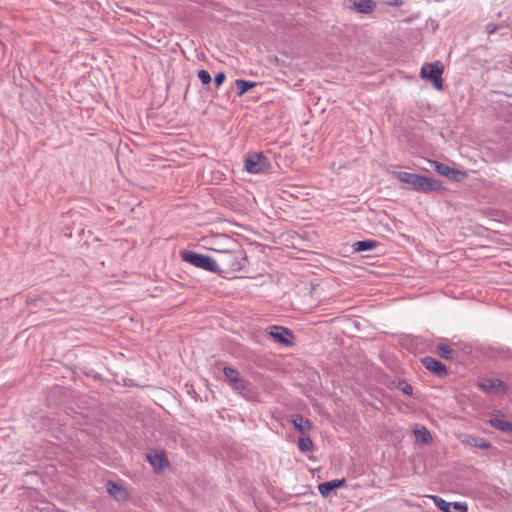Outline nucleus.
Returning <instances> with one entry per match:
<instances>
[{
  "label": "nucleus",
  "mask_w": 512,
  "mask_h": 512,
  "mask_svg": "<svg viewBox=\"0 0 512 512\" xmlns=\"http://www.w3.org/2000/svg\"><path fill=\"white\" fill-rule=\"evenodd\" d=\"M414 435L418 444H428L432 441V435L425 426H422L419 429H415Z\"/></svg>",
  "instance_id": "nucleus-18"
},
{
  "label": "nucleus",
  "mask_w": 512,
  "mask_h": 512,
  "mask_svg": "<svg viewBox=\"0 0 512 512\" xmlns=\"http://www.w3.org/2000/svg\"><path fill=\"white\" fill-rule=\"evenodd\" d=\"M444 68L437 63H427L421 68L420 76L423 79L431 81L432 85L437 90L443 89V74Z\"/></svg>",
  "instance_id": "nucleus-5"
},
{
  "label": "nucleus",
  "mask_w": 512,
  "mask_h": 512,
  "mask_svg": "<svg viewBox=\"0 0 512 512\" xmlns=\"http://www.w3.org/2000/svg\"><path fill=\"white\" fill-rule=\"evenodd\" d=\"M224 238L227 241L226 247L214 249L217 252L215 258L217 273L220 275L238 272L244 268L247 262L245 252L240 245L233 238L227 236Z\"/></svg>",
  "instance_id": "nucleus-1"
},
{
  "label": "nucleus",
  "mask_w": 512,
  "mask_h": 512,
  "mask_svg": "<svg viewBox=\"0 0 512 512\" xmlns=\"http://www.w3.org/2000/svg\"><path fill=\"white\" fill-rule=\"evenodd\" d=\"M269 335L277 342L285 346L293 345L294 335L290 329L282 326H271Z\"/></svg>",
  "instance_id": "nucleus-9"
},
{
  "label": "nucleus",
  "mask_w": 512,
  "mask_h": 512,
  "mask_svg": "<svg viewBox=\"0 0 512 512\" xmlns=\"http://www.w3.org/2000/svg\"><path fill=\"white\" fill-rule=\"evenodd\" d=\"M223 373L226 378V382L238 391H245L249 382L246 379L241 378L240 373L233 367H224Z\"/></svg>",
  "instance_id": "nucleus-8"
},
{
  "label": "nucleus",
  "mask_w": 512,
  "mask_h": 512,
  "mask_svg": "<svg viewBox=\"0 0 512 512\" xmlns=\"http://www.w3.org/2000/svg\"><path fill=\"white\" fill-rule=\"evenodd\" d=\"M437 508L442 510L443 512H456V510H460L461 512H467V505L460 502H447L440 496L433 495L431 496Z\"/></svg>",
  "instance_id": "nucleus-12"
},
{
  "label": "nucleus",
  "mask_w": 512,
  "mask_h": 512,
  "mask_svg": "<svg viewBox=\"0 0 512 512\" xmlns=\"http://www.w3.org/2000/svg\"><path fill=\"white\" fill-rule=\"evenodd\" d=\"M431 166L434 167V170L442 175L447 177L450 180L454 181H463L468 177V173L465 170H458L453 167L448 166L439 161H429Z\"/></svg>",
  "instance_id": "nucleus-6"
},
{
  "label": "nucleus",
  "mask_w": 512,
  "mask_h": 512,
  "mask_svg": "<svg viewBox=\"0 0 512 512\" xmlns=\"http://www.w3.org/2000/svg\"><path fill=\"white\" fill-rule=\"evenodd\" d=\"M463 443H465L469 446L477 447V448H481V449H489L492 446L491 442H489L488 440H486L484 438L477 437V436H467L463 440Z\"/></svg>",
  "instance_id": "nucleus-16"
},
{
  "label": "nucleus",
  "mask_w": 512,
  "mask_h": 512,
  "mask_svg": "<svg viewBox=\"0 0 512 512\" xmlns=\"http://www.w3.org/2000/svg\"><path fill=\"white\" fill-rule=\"evenodd\" d=\"M345 486H346V480L344 478L335 479L332 481H327V482H323V483L319 484L318 490L323 497H328L331 495V493L335 489L342 488Z\"/></svg>",
  "instance_id": "nucleus-14"
},
{
  "label": "nucleus",
  "mask_w": 512,
  "mask_h": 512,
  "mask_svg": "<svg viewBox=\"0 0 512 512\" xmlns=\"http://www.w3.org/2000/svg\"><path fill=\"white\" fill-rule=\"evenodd\" d=\"M389 4H393L395 6L402 5V0H393L392 2H389Z\"/></svg>",
  "instance_id": "nucleus-29"
},
{
  "label": "nucleus",
  "mask_w": 512,
  "mask_h": 512,
  "mask_svg": "<svg viewBox=\"0 0 512 512\" xmlns=\"http://www.w3.org/2000/svg\"><path fill=\"white\" fill-rule=\"evenodd\" d=\"M423 366L434 375L444 378L448 376L447 367L439 360L426 356L421 360Z\"/></svg>",
  "instance_id": "nucleus-10"
},
{
  "label": "nucleus",
  "mask_w": 512,
  "mask_h": 512,
  "mask_svg": "<svg viewBox=\"0 0 512 512\" xmlns=\"http://www.w3.org/2000/svg\"><path fill=\"white\" fill-rule=\"evenodd\" d=\"M501 27V25L487 24L485 28L488 35H491L495 33L497 30H499Z\"/></svg>",
  "instance_id": "nucleus-27"
},
{
  "label": "nucleus",
  "mask_w": 512,
  "mask_h": 512,
  "mask_svg": "<svg viewBox=\"0 0 512 512\" xmlns=\"http://www.w3.org/2000/svg\"><path fill=\"white\" fill-rule=\"evenodd\" d=\"M299 450L303 453H307L313 450L314 445L310 437L301 436L298 439Z\"/></svg>",
  "instance_id": "nucleus-23"
},
{
  "label": "nucleus",
  "mask_w": 512,
  "mask_h": 512,
  "mask_svg": "<svg viewBox=\"0 0 512 512\" xmlns=\"http://www.w3.org/2000/svg\"><path fill=\"white\" fill-rule=\"evenodd\" d=\"M146 459L156 472L169 466V461L164 451H152L146 455Z\"/></svg>",
  "instance_id": "nucleus-13"
},
{
  "label": "nucleus",
  "mask_w": 512,
  "mask_h": 512,
  "mask_svg": "<svg viewBox=\"0 0 512 512\" xmlns=\"http://www.w3.org/2000/svg\"><path fill=\"white\" fill-rule=\"evenodd\" d=\"M478 387L486 394L500 395L509 392V386L497 378H485L478 382Z\"/></svg>",
  "instance_id": "nucleus-7"
},
{
  "label": "nucleus",
  "mask_w": 512,
  "mask_h": 512,
  "mask_svg": "<svg viewBox=\"0 0 512 512\" xmlns=\"http://www.w3.org/2000/svg\"><path fill=\"white\" fill-rule=\"evenodd\" d=\"M105 486L109 495L116 501L126 502L129 500V492L123 485L118 484L115 481L108 480Z\"/></svg>",
  "instance_id": "nucleus-11"
},
{
  "label": "nucleus",
  "mask_w": 512,
  "mask_h": 512,
  "mask_svg": "<svg viewBox=\"0 0 512 512\" xmlns=\"http://www.w3.org/2000/svg\"><path fill=\"white\" fill-rule=\"evenodd\" d=\"M183 261L206 271L217 273L215 258L190 250L180 252Z\"/></svg>",
  "instance_id": "nucleus-3"
},
{
  "label": "nucleus",
  "mask_w": 512,
  "mask_h": 512,
  "mask_svg": "<svg viewBox=\"0 0 512 512\" xmlns=\"http://www.w3.org/2000/svg\"><path fill=\"white\" fill-rule=\"evenodd\" d=\"M211 249H212V250H214L215 248H211ZM218 249H223V248H222V246H219V248H218Z\"/></svg>",
  "instance_id": "nucleus-30"
},
{
  "label": "nucleus",
  "mask_w": 512,
  "mask_h": 512,
  "mask_svg": "<svg viewBox=\"0 0 512 512\" xmlns=\"http://www.w3.org/2000/svg\"><path fill=\"white\" fill-rule=\"evenodd\" d=\"M245 169L252 174H261L271 169V163L262 153L249 154L244 161Z\"/></svg>",
  "instance_id": "nucleus-4"
},
{
  "label": "nucleus",
  "mask_w": 512,
  "mask_h": 512,
  "mask_svg": "<svg viewBox=\"0 0 512 512\" xmlns=\"http://www.w3.org/2000/svg\"><path fill=\"white\" fill-rule=\"evenodd\" d=\"M436 353L439 357L445 360H452L455 357L456 352L445 343H438L436 346Z\"/></svg>",
  "instance_id": "nucleus-19"
},
{
  "label": "nucleus",
  "mask_w": 512,
  "mask_h": 512,
  "mask_svg": "<svg viewBox=\"0 0 512 512\" xmlns=\"http://www.w3.org/2000/svg\"><path fill=\"white\" fill-rule=\"evenodd\" d=\"M293 424L295 429L301 433L308 431L312 428L311 422L307 418L299 414H296L293 417Z\"/></svg>",
  "instance_id": "nucleus-17"
},
{
  "label": "nucleus",
  "mask_w": 512,
  "mask_h": 512,
  "mask_svg": "<svg viewBox=\"0 0 512 512\" xmlns=\"http://www.w3.org/2000/svg\"><path fill=\"white\" fill-rule=\"evenodd\" d=\"M197 76L203 85H208L211 83L212 78H211L210 73L207 70H205V69L199 70L197 73Z\"/></svg>",
  "instance_id": "nucleus-24"
},
{
  "label": "nucleus",
  "mask_w": 512,
  "mask_h": 512,
  "mask_svg": "<svg viewBox=\"0 0 512 512\" xmlns=\"http://www.w3.org/2000/svg\"><path fill=\"white\" fill-rule=\"evenodd\" d=\"M378 245L379 243L375 240H363L355 242L352 247L355 252H362L372 250Z\"/></svg>",
  "instance_id": "nucleus-20"
},
{
  "label": "nucleus",
  "mask_w": 512,
  "mask_h": 512,
  "mask_svg": "<svg viewBox=\"0 0 512 512\" xmlns=\"http://www.w3.org/2000/svg\"><path fill=\"white\" fill-rule=\"evenodd\" d=\"M235 85L237 87V95L240 97L243 96L248 90L255 87L257 83L244 79H236Z\"/></svg>",
  "instance_id": "nucleus-22"
},
{
  "label": "nucleus",
  "mask_w": 512,
  "mask_h": 512,
  "mask_svg": "<svg viewBox=\"0 0 512 512\" xmlns=\"http://www.w3.org/2000/svg\"><path fill=\"white\" fill-rule=\"evenodd\" d=\"M393 175L409 188L422 193L438 192L444 190L441 182L431 177L403 171H395Z\"/></svg>",
  "instance_id": "nucleus-2"
},
{
  "label": "nucleus",
  "mask_w": 512,
  "mask_h": 512,
  "mask_svg": "<svg viewBox=\"0 0 512 512\" xmlns=\"http://www.w3.org/2000/svg\"><path fill=\"white\" fill-rule=\"evenodd\" d=\"M43 302V299L42 298H35V299H31V300H28L26 302L27 306H32V305H37V303H41Z\"/></svg>",
  "instance_id": "nucleus-28"
},
{
  "label": "nucleus",
  "mask_w": 512,
  "mask_h": 512,
  "mask_svg": "<svg viewBox=\"0 0 512 512\" xmlns=\"http://www.w3.org/2000/svg\"><path fill=\"white\" fill-rule=\"evenodd\" d=\"M358 12L369 14L374 11L376 4L372 0H357L354 2Z\"/></svg>",
  "instance_id": "nucleus-21"
},
{
  "label": "nucleus",
  "mask_w": 512,
  "mask_h": 512,
  "mask_svg": "<svg viewBox=\"0 0 512 512\" xmlns=\"http://www.w3.org/2000/svg\"><path fill=\"white\" fill-rule=\"evenodd\" d=\"M488 423L497 430L512 434V422L506 421L500 417L495 416L489 419Z\"/></svg>",
  "instance_id": "nucleus-15"
},
{
  "label": "nucleus",
  "mask_w": 512,
  "mask_h": 512,
  "mask_svg": "<svg viewBox=\"0 0 512 512\" xmlns=\"http://www.w3.org/2000/svg\"><path fill=\"white\" fill-rule=\"evenodd\" d=\"M397 388L404 394L411 396L413 394V387L408 384L405 380H399Z\"/></svg>",
  "instance_id": "nucleus-25"
},
{
  "label": "nucleus",
  "mask_w": 512,
  "mask_h": 512,
  "mask_svg": "<svg viewBox=\"0 0 512 512\" xmlns=\"http://www.w3.org/2000/svg\"><path fill=\"white\" fill-rule=\"evenodd\" d=\"M225 79H226V75L224 72L217 73L214 77V84H215L216 88H219L223 84Z\"/></svg>",
  "instance_id": "nucleus-26"
}]
</instances>
